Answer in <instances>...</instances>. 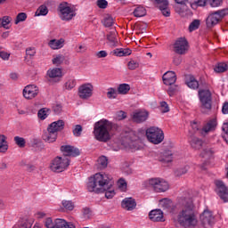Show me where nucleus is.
Returning <instances> with one entry per match:
<instances>
[{"label": "nucleus", "instance_id": "nucleus-1", "mask_svg": "<svg viewBox=\"0 0 228 228\" xmlns=\"http://www.w3.org/2000/svg\"><path fill=\"white\" fill-rule=\"evenodd\" d=\"M87 190L94 193H104L105 191L106 199L115 197V191L111 190V178L106 174L96 173L89 177Z\"/></svg>", "mask_w": 228, "mask_h": 228}, {"label": "nucleus", "instance_id": "nucleus-2", "mask_svg": "<svg viewBox=\"0 0 228 228\" xmlns=\"http://www.w3.org/2000/svg\"><path fill=\"white\" fill-rule=\"evenodd\" d=\"M175 223L179 224L181 227L192 228L199 224L197 219V213L195 212V206L191 200H186L183 208L178 212L175 218Z\"/></svg>", "mask_w": 228, "mask_h": 228}, {"label": "nucleus", "instance_id": "nucleus-3", "mask_svg": "<svg viewBox=\"0 0 228 228\" xmlns=\"http://www.w3.org/2000/svg\"><path fill=\"white\" fill-rule=\"evenodd\" d=\"M118 126L116 124H113L108 119H101L94 124V136L98 142H110L111 140V131L117 129Z\"/></svg>", "mask_w": 228, "mask_h": 228}, {"label": "nucleus", "instance_id": "nucleus-4", "mask_svg": "<svg viewBox=\"0 0 228 228\" xmlns=\"http://www.w3.org/2000/svg\"><path fill=\"white\" fill-rule=\"evenodd\" d=\"M213 110V94L209 87L200 90V113L202 115H211Z\"/></svg>", "mask_w": 228, "mask_h": 228}, {"label": "nucleus", "instance_id": "nucleus-5", "mask_svg": "<svg viewBox=\"0 0 228 228\" xmlns=\"http://www.w3.org/2000/svg\"><path fill=\"white\" fill-rule=\"evenodd\" d=\"M145 186L152 188L156 193H164L169 188L168 182L163 178H150L145 182Z\"/></svg>", "mask_w": 228, "mask_h": 228}, {"label": "nucleus", "instance_id": "nucleus-6", "mask_svg": "<svg viewBox=\"0 0 228 228\" xmlns=\"http://www.w3.org/2000/svg\"><path fill=\"white\" fill-rule=\"evenodd\" d=\"M146 136L151 143L158 145L165 140V134L163 130L156 126H151L146 130Z\"/></svg>", "mask_w": 228, "mask_h": 228}, {"label": "nucleus", "instance_id": "nucleus-7", "mask_svg": "<svg viewBox=\"0 0 228 228\" xmlns=\"http://www.w3.org/2000/svg\"><path fill=\"white\" fill-rule=\"evenodd\" d=\"M69 165L70 159H69V158L58 156L52 161L50 168L53 172H57L60 174V172H64V170H67Z\"/></svg>", "mask_w": 228, "mask_h": 228}, {"label": "nucleus", "instance_id": "nucleus-8", "mask_svg": "<svg viewBox=\"0 0 228 228\" xmlns=\"http://www.w3.org/2000/svg\"><path fill=\"white\" fill-rule=\"evenodd\" d=\"M216 127H218V120L216 118L207 119L203 122L200 129V136L206 137L209 133H215V131H216Z\"/></svg>", "mask_w": 228, "mask_h": 228}, {"label": "nucleus", "instance_id": "nucleus-9", "mask_svg": "<svg viewBox=\"0 0 228 228\" xmlns=\"http://www.w3.org/2000/svg\"><path fill=\"white\" fill-rule=\"evenodd\" d=\"M59 11L61 20H72L76 17V8L69 6L68 3L60 4Z\"/></svg>", "mask_w": 228, "mask_h": 228}, {"label": "nucleus", "instance_id": "nucleus-10", "mask_svg": "<svg viewBox=\"0 0 228 228\" xmlns=\"http://www.w3.org/2000/svg\"><path fill=\"white\" fill-rule=\"evenodd\" d=\"M228 10L223 9L220 11H216V12L209 14L206 20L207 28H213L220 22V20L224 19L225 15H227Z\"/></svg>", "mask_w": 228, "mask_h": 228}, {"label": "nucleus", "instance_id": "nucleus-11", "mask_svg": "<svg viewBox=\"0 0 228 228\" xmlns=\"http://www.w3.org/2000/svg\"><path fill=\"white\" fill-rule=\"evenodd\" d=\"M45 225L46 228H76V225L72 223L66 222L64 219H55L53 222L51 217L45 220Z\"/></svg>", "mask_w": 228, "mask_h": 228}, {"label": "nucleus", "instance_id": "nucleus-12", "mask_svg": "<svg viewBox=\"0 0 228 228\" xmlns=\"http://www.w3.org/2000/svg\"><path fill=\"white\" fill-rule=\"evenodd\" d=\"M175 3L178 4L175 6V12L176 13H179L181 17H191V15H193L191 10L188 8V3H190V0H175Z\"/></svg>", "mask_w": 228, "mask_h": 228}, {"label": "nucleus", "instance_id": "nucleus-13", "mask_svg": "<svg viewBox=\"0 0 228 228\" xmlns=\"http://www.w3.org/2000/svg\"><path fill=\"white\" fill-rule=\"evenodd\" d=\"M215 184L218 197H220L221 200H224V202H228V187L222 180H216Z\"/></svg>", "mask_w": 228, "mask_h": 228}, {"label": "nucleus", "instance_id": "nucleus-14", "mask_svg": "<svg viewBox=\"0 0 228 228\" xmlns=\"http://www.w3.org/2000/svg\"><path fill=\"white\" fill-rule=\"evenodd\" d=\"M94 94V86L91 83H86L78 87V97L86 101L92 97Z\"/></svg>", "mask_w": 228, "mask_h": 228}, {"label": "nucleus", "instance_id": "nucleus-15", "mask_svg": "<svg viewBox=\"0 0 228 228\" xmlns=\"http://www.w3.org/2000/svg\"><path fill=\"white\" fill-rule=\"evenodd\" d=\"M201 225L205 228L215 225V216H213V212L209 208H206L201 214Z\"/></svg>", "mask_w": 228, "mask_h": 228}, {"label": "nucleus", "instance_id": "nucleus-16", "mask_svg": "<svg viewBox=\"0 0 228 228\" xmlns=\"http://www.w3.org/2000/svg\"><path fill=\"white\" fill-rule=\"evenodd\" d=\"M136 140H138V136L131 131L123 137L122 144L128 147V149H136Z\"/></svg>", "mask_w": 228, "mask_h": 228}, {"label": "nucleus", "instance_id": "nucleus-17", "mask_svg": "<svg viewBox=\"0 0 228 228\" xmlns=\"http://www.w3.org/2000/svg\"><path fill=\"white\" fill-rule=\"evenodd\" d=\"M38 94H40V89L36 85L26 86L23 89V97L28 101L35 99Z\"/></svg>", "mask_w": 228, "mask_h": 228}, {"label": "nucleus", "instance_id": "nucleus-18", "mask_svg": "<svg viewBox=\"0 0 228 228\" xmlns=\"http://www.w3.org/2000/svg\"><path fill=\"white\" fill-rule=\"evenodd\" d=\"M174 51L176 54H186L188 51V41L186 38H178L174 44Z\"/></svg>", "mask_w": 228, "mask_h": 228}, {"label": "nucleus", "instance_id": "nucleus-19", "mask_svg": "<svg viewBox=\"0 0 228 228\" xmlns=\"http://www.w3.org/2000/svg\"><path fill=\"white\" fill-rule=\"evenodd\" d=\"M61 151L64 158H77L81 154L79 149L71 145H62L61 146Z\"/></svg>", "mask_w": 228, "mask_h": 228}, {"label": "nucleus", "instance_id": "nucleus-20", "mask_svg": "<svg viewBox=\"0 0 228 228\" xmlns=\"http://www.w3.org/2000/svg\"><path fill=\"white\" fill-rule=\"evenodd\" d=\"M46 76L49 77L48 81L53 83H59L60 78L61 77V69L60 68H53L50 69L46 72Z\"/></svg>", "mask_w": 228, "mask_h": 228}, {"label": "nucleus", "instance_id": "nucleus-21", "mask_svg": "<svg viewBox=\"0 0 228 228\" xmlns=\"http://www.w3.org/2000/svg\"><path fill=\"white\" fill-rule=\"evenodd\" d=\"M213 156V151L209 149L203 150L201 152V170H208V167H209V159Z\"/></svg>", "mask_w": 228, "mask_h": 228}, {"label": "nucleus", "instance_id": "nucleus-22", "mask_svg": "<svg viewBox=\"0 0 228 228\" xmlns=\"http://www.w3.org/2000/svg\"><path fill=\"white\" fill-rule=\"evenodd\" d=\"M149 118V112L146 110H135L133 113V120L136 122V124H142V122H145Z\"/></svg>", "mask_w": 228, "mask_h": 228}, {"label": "nucleus", "instance_id": "nucleus-23", "mask_svg": "<svg viewBox=\"0 0 228 228\" xmlns=\"http://www.w3.org/2000/svg\"><path fill=\"white\" fill-rule=\"evenodd\" d=\"M63 129H65V121L61 119L53 122L47 127V131H53L56 134H58L59 131H63Z\"/></svg>", "mask_w": 228, "mask_h": 228}, {"label": "nucleus", "instance_id": "nucleus-24", "mask_svg": "<svg viewBox=\"0 0 228 228\" xmlns=\"http://www.w3.org/2000/svg\"><path fill=\"white\" fill-rule=\"evenodd\" d=\"M164 85L172 86L177 81V76L174 71H167L162 77Z\"/></svg>", "mask_w": 228, "mask_h": 228}, {"label": "nucleus", "instance_id": "nucleus-25", "mask_svg": "<svg viewBox=\"0 0 228 228\" xmlns=\"http://www.w3.org/2000/svg\"><path fill=\"white\" fill-rule=\"evenodd\" d=\"M149 218L151 222H165L163 211L161 209H153L149 213Z\"/></svg>", "mask_w": 228, "mask_h": 228}, {"label": "nucleus", "instance_id": "nucleus-26", "mask_svg": "<svg viewBox=\"0 0 228 228\" xmlns=\"http://www.w3.org/2000/svg\"><path fill=\"white\" fill-rule=\"evenodd\" d=\"M121 207L126 211H133L136 208V200L133 198H125L121 202Z\"/></svg>", "mask_w": 228, "mask_h": 228}, {"label": "nucleus", "instance_id": "nucleus-27", "mask_svg": "<svg viewBox=\"0 0 228 228\" xmlns=\"http://www.w3.org/2000/svg\"><path fill=\"white\" fill-rule=\"evenodd\" d=\"M108 44L110 47H117L118 45V39H117V31L112 30L109 32L106 36Z\"/></svg>", "mask_w": 228, "mask_h": 228}, {"label": "nucleus", "instance_id": "nucleus-28", "mask_svg": "<svg viewBox=\"0 0 228 228\" xmlns=\"http://www.w3.org/2000/svg\"><path fill=\"white\" fill-rule=\"evenodd\" d=\"M57 138H58V134H56L53 130H47V132H45L43 134V140L45 142H47V143H54Z\"/></svg>", "mask_w": 228, "mask_h": 228}, {"label": "nucleus", "instance_id": "nucleus-29", "mask_svg": "<svg viewBox=\"0 0 228 228\" xmlns=\"http://www.w3.org/2000/svg\"><path fill=\"white\" fill-rule=\"evenodd\" d=\"M174 153L170 150H165L160 157H159V161L161 163H172V160L174 159Z\"/></svg>", "mask_w": 228, "mask_h": 228}, {"label": "nucleus", "instance_id": "nucleus-30", "mask_svg": "<svg viewBox=\"0 0 228 228\" xmlns=\"http://www.w3.org/2000/svg\"><path fill=\"white\" fill-rule=\"evenodd\" d=\"M185 85H187V86L192 90L199 89V82L195 79V77L191 75H187L185 77Z\"/></svg>", "mask_w": 228, "mask_h": 228}, {"label": "nucleus", "instance_id": "nucleus-31", "mask_svg": "<svg viewBox=\"0 0 228 228\" xmlns=\"http://www.w3.org/2000/svg\"><path fill=\"white\" fill-rule=\"evenodd\" d=\"M63 44H65V39H52L49 41L48 45L51 47V49L56 50V49H61L63 47Z\"/></svg>", "mask_w": 228, "mask_h": 228}, {"label": "nucleus", "instance_id": "nucleus-32", "mask_svg": "<svg viewBox=\"0 0 228 228\" xmlns=\"http://www.w3.org/2000/svg\"><path fill=\"white\" fill-rule=\"evenodd\" d=\"M8 151V141H6V135L0 134V152L4 154Z\"/></svg>", "mask_w": 228, "mask_h": 228}, {"label": "nucleus", "instance_id": "nucleus-33", "mask_svg": "<svg viewBox=\"0 0 228 228\" xmlns=\"http://www.w3.org/2000/svg\"><path fill=\"white\" fill-rule=\"evenodd\" d=\"M131 49L126 48H117L115 50H113V54H115V56H129L131 54Z\"/></svg>", "mask_w": 228, "mask_h": 228}, {"label": "nucleus", "instance_id": "nucleus-34", "mask_svg": "<svg viewBox=\"0 0 228 228\" xmlns=\"http://www.w3.org/2000/svg\"><path fill=\"white\" fill-rule=\"evenodd\" d=\"M227 69H228V66H227V63L225 62H219L216 64V66L214 67V70L217 74H222L224 72H226Z\"/></svg>", "mask_w": 228, "mask_h": 228}, {"label": "nucleus", "instance_id": "nucleus-35", "mask_svg": "<svg viewBox=\"0 0 228 228\" xmlns=\"http://www.w3.org/2000/svg\"><path fill=\"white\" fill-rule=\"evenodd\" d=\"M49 13V9L46 5H40L35 12L36 17L45 16Z\"/></svg>", "mask_w": 228, "mask_h": 228}, {"label": "nucleus", "instance_id": "nucleus-36", "mask_svg": "<svg viewBox=\"0 0 228 228\" xmlns=\"http://www.w3.org/2000/svg\"><path fill=\"white\" fill-rule=\"evenodd\" d=\"M12 22V17L4 16L0 19V28H4V29H10V26H8Z\"/></svg>", "mask_w": 228, "mask_h": 228}, {"label": "nucleus", "instance_id": "nucleus-37", "mask_svg": "<svg viewBox=\"0 0 228 228\" xmlns=\"http://www.w3.org/2000/svg\"><path fill=\"white\" fill-rule=\"evenodd\" d=\"M133 13L135 17H145L147 15V10L143 6L139 5L134 10Z\"/></svg>", "mask_w": 228, "mask_h": 228}, {"label": "nucleus", "instance_id": "nucleus-38", "mask_svg": "<svg viewBox=\"0 0 228 228\" xmlns=\"http://www.w3.org/2000/svg\"><path fill=\"white\" fill-rule=\"evenodd\" d=\"M131 90V86L129 84H121L118 87V92L120 95H126Z\"/></svg>", "mask_w": 228, "mask_h": 228}, {"label": "nucleus", "instance_id": "nucleus-39", "mask_svg": "<svg viewBox=\"0 0 228 228\" xmlns=\"http://www.w3.org/2000/svg\"><path fill=\"white\" fill-rule=\"evenodd\" d=\"M98 168H100V170H102L104 168H106V167H108V158L106 156H101L98 160Z\"/></svg>", "mask_w": 228, "mask_h": 228}, {"label": "nucleus", "instance_id": "nucleus-40", "mask_svg": "<svg viewBox=\"0 0 228 228\" xmlns=\"http://www.w3.org/2000/svg\"><path fill=\"white\" fill-rule=\"evenodd\" d=\"M191 146L195 151H199L200 149V139H199L198 137H191Z\"/></svg>", "mask_w": 228, "mask_h": 228}, {"label": "nucleus", "instance_id": "nucleus-41", "mask_svg": "<svg viewBox=\"0 0 228 228\" xmlns=\"http://www.w3.org/2000/svg\"><path fill=\"white\" fill-rule=\"evenodd\" d=\"M102 24L105 28H111V26L115 24V20H113V17L107 16L103 19Z\"/></svg>", "mask_w": 228, "mask_h": 228}, {"label": "nucleus", "instance_id": "nucleus-42", "mask_svg": "<svg viewBox=\"0 0 228 228\" xmlns=\"http://www.w3.org/2000/svg\"><path fill=\"white\" fill-rule=\"evenodd\" d=\"M14 142L16 145H18V147H20V149H24V147H26V139H24L23 137L15 136Z\"/></svg>", "mask_w": 228, "mask_h": 228}, {"label": "nucleus", "instance_id": "nucleus-43", "mask_svg": "<svg viewBox=\"0 0 228 228\" xmlns=\"http://www.w3.org/2000/svg\"><path fill=\"white\" fill-rule=\"evenodd\" d=\"M200 27V20H194L190 25H189V31L190 33L199 29Z\"/></svg>", "mask_w": 228, "mask_h": 228}, {"label": "nucleus", "instance_id": "nucleus-44", "mask_svg": "<svg viewBox=\"0 0 228 228\" xmlns=\"http://www.w3.org/2000/svg\"><path fill=\"white\" fill-rule=\"evenodd\" d=\"M188 170H190V167L185 166L184 167L176 169L175 171V175L176 177H181V175H184V174H188Z\"/></svg>", "mask_w": 228, "mask_h": 228}, {"label": "nucleus", "instance_id": "nucleus-45", "mask_svg": "<svg viewBox=\"0 0 228 228\" xmlns=\"http://www.w3.org/2000/svg\"><path fill=\"white\" fill-rule=\"evenodd\" d=\"M26 19H28V14H26V12H20L16 16V20L14 21V24H19V22H24V20H26Z\"/></svg>", "mask_w": 228, "mask_h": 228}, {"label": "nucleus", "instance_id": "nucleus-46", "mask_svg": "<svg viewBox=\"0 0 228 228\" xmlns=\"http://www.w3.org/2000/svg\"><path fill=\"white\" fill-rule=\"evenodd\" d=\"M65 61V56L59 54L55 58L53 59V65H61L62 62Z\"/></svg>", "mask_w": 228, "mask_h": 228}, {"label": "nucleus", "instance_id": "nucleus-47", "mask_svg": "<svg viewBox=\"0 0 228 228\" xmlns=\"http://www.w3.org/2000/svg\"><path fill=\"white\" fill-rule=\"evenodd\" d=\"M47 111H49V110L45 109V108H43V109L39 110L38 113H37V117L41 120H45L47 118Z\"/></svg>", "mask_w": 228, "mask_h": 228}, {"label": "nucleus", "instance_id": "nucleus-48", "mask_svg": "<svg viewBox=\"0 0 228 228\" xmlns=\"http://www.w3.org/2000/svg\"><path fill=\"white\" fill-rule=\"evenodd\" d=\"M83 133V126L81 125H76L73 128V134L74 136L79 137Z\"/></svg>", "mask_w": 228, "mask_h": 228}, {"label": "nucleus", "instance_id": "nucleus-49", "mask_svg": "<svg viewBox=\"0 0 228 228\" xmlns=\"http://www.w3.org/2000/svg\"><path fill=\"white\" fill-rule=\"evenodd\" d=\"M222 130L224 133L223 135V138H224V142H226V143L228 144V122L224 123V125L222 126Z\"/></svg>", "mask_w": 228, "mask_h": 228}, {"label": "nucleus", "instance_id": "nucleus-50", "mask_svg": "<svg viewBox=\"0 0 228 228\" xmlns=\"http://www.w3.org/2000/svg\"><path fill=\"white\" fill-rule=\"evenodd\" d=\"M76 87V79H69L65 83L66 90H72Z\"/></svg>", "mask_w": 228, "mask_h": 228}, {"label": "nucleus", "instance_id": "nucleus-51", "mask_svg": "<svg viewBox=\"0 0 228 228\" xmlns=\"http://www.w3.org/2000/svg\"><path fill=\"white\" fill-rule=\"evenodd\" d=\"M62 206L65 209H69V211H72V209H74V203L70 200H63Z\"/></svg>", "mask_w": 228, "mask_h": 228}, {"label": "nucleus", "instance_id": "nucleus-52", "mask_svg": "<svg viewBox=\"0 0 228 228\" xmlns=\"http://www.w3.org/2000/svg\"><path fill=\"white\" fill-rule=\"evenodd\" d=\"M208 3L212 8H218V6H222L224 0H208Z\"/></svg>", "mask_w": 228, "mask_h": 228}, {"label": "nucleus", "instance_id": "nucleus-53", "mask_svg": "<svg viewBox=\"0 0 228 228\" xmlns=\"http://www.w3.org/2000/svg\"><path fill=\"white\" fill-rule=\"evenodd\" d=\"M160 111L162 113H168L170 111V107H168L167 102H160Z\"/></svg>", "mask_w": 228, "mask_h": 228}, {"label": "nucleus", "instance_id": "nucleus-54", "mask_svg": "<svg viewBox=\"0 0 228 228\" xmlns=\"http://www.w3.org/2000/svg\"><path fill=\"white\" fill-rule=\"evenodd\" d=\"M160 10L161 13L164 15V17H170V9H168V5H163L159 8Z\"/></svg>", "mask_w": 228, "mask_h": 228}, {"label": "nucleus", "instance_id": "nucleus-55", "mask_svg": "<svg viewBox=\"0 0 228 228\" xmlns=\"http://www.w3.org/2000/svg\"><path fill=\"white\" fill-rule=\"evenodd\" d=\"M129 70H136L140 67V63L135 61H130L127 64Z\"/></svg>", "mask_w": 228, "mask_h": 228}, {"label": "nucleus", "instance_id": "nucleus-56", "mask_svg": "<svg viewBox=\"0 0 228 228\" xmlns=\"http://www.w3.org/2000/svg\"><path fill=\"white\" fill-rule=\"evenodd\" d=\"M108 99H117V90L115 88H110L107 92Z\"/></svg>", "mask_w": 228, "mask_h": 228}, {"label": "nucleus", "instance_id": "nucleus-57", "mask_svg": "<svg viewBox=\"0 0 228 228\" xmlns=\"http://www.w3.org/2000/svg\"><path fill=\"white\" fill-rule=\"evenodd\" d=\"M96 4L98 8H101L102 10H106V8H108V1L106 0H97Z\"/></svg>", "mask_w": 228, "mask_h": 228}, {"label": "nucleus", "instance_id": "nucleus-58", "mask_svg": "<svg viewBox=\"0 0 228 228\" xmlns=\"http://www.w3.org/2000/svg\"><path fill=\"white\" fill-rule=\"evenodd\" d=\"M155 4H157V8H161V6H168V0H152Z\"/></svg>", "mask_w": 228, "mask_h": 228}, {"label": "nucleus", "instance_id": "nucleus-59", "mask_svg": "<svg viewBox=\"0 0 228 228\" xmlns=\"http://www.w3.org/2000/svg\"><path fill=\"white\" fill-rule=\"evenodd\" d=\"M175 92H177V86H174V85L169 86V87L167 89V94H168L169 97H173V95H174V94H175Z\"/></svg>", "mask_w": 228, "mask_h": 228}, {"label": "nucleus", "instance_id": "nucleus-60", "mask_svg": "<svg viewBox=\"0 0 228 228\" xmlns=\"http://www.w3.org/2000/svg\"><path fill=\"white\" fill-rule=\"evenodd\" d=\"M118 188L121 190H126L127 188V183L124 180V178H120L118 182Z\"/></svg>", "mask_w": 228, "mask_h": 228}, {"label": "nucleus", "instance_id": "nucleus-61", "mask_svg": "<svg viewBox=\"0 0 228 228\" xmlns=\"http://www.w3.org/2000/svg\"><path fill=\"white\" fill-rule=\"evenodd\" d=\"M83 215L85 218L90 219L92 218V210L88 208L83 209Z\"/></svg>", "mask_w": 228, "mask_h": 228}, {"label": "nucleus", "instance_id": "nucleus-62", "mask_svg": "<svg viewBox=\"0 0 228 228\" xmlns=\"http://www.w3.org/2000/svg\"><path fill=\"white\" fill-rule=\"evenodd\" d=\"M21 167H25L27 172H33V170H35V165L33 164H26L24 162L21 163Z\"/></svg>", "mask_w": 228, "mask_h": 228}, {"label": "nucleus", "instance_id": "nucleus-63", "mask_svg": "<svg viewBox=\"0 0 228 228\" xmlns=\"http://www.w3.org/2000/svg\"><path fill=\"white\" fill-rule=\"evenodd\" d=\"M127 115H126V112L124 110H119L117 113V118L118 120H124V118H126Z\"/></svg>", "mask_w": 228, "mask_h": 228}, {"label": "nucleus", "instance_id": "nucleus-64", "mask_svg": "<svg viewBox=\"0 0 228 228\" xmlns=\"http://www.w3.org/2000/svg\"><path fill=\"white\" fill-rule=\"evenodd\" d=\"M192 10H197L200 6V0H194L193 3H190Z\"/></svg>", "mask_w": 228, "mask_h": 228}]
</instances>
